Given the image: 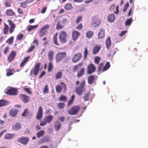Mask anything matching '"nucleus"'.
<instances>
[{
    "label": "nucleus",
    "mask_w": 148,
    "mask_h": 148,
    "mask_svg": "<svg viewBox=\"0 0 148 148\" xmlns=\"http://www.w3.org/2000/svg\"><path fill=\"white\" fill-rule=\"evenodd\" d=\"M85 84V80H83L80 84L79 86L75 88V92L78 95H81L85 90L84 86Z\"/></svg>",
    "instance_id": "nucleus-1"
},
{
    "label": "nucleus",
    "mask_w": 148,
    "mask_h": 148,
    "mask_svg": "<svg viewBox=\"0 0 148 148\" xmlns=\"http://www.w3.org/2000/svg\"><path fill=\"white\" fill-rule=\"evenodd\" d=\"M80 109V107L79 106H74L69 109L68 112L69 114L71 115L76 114L79 112Z\"/></svg>",
    "instance_id": "nucleus-2"
},
{
    "label": "nucleus",
    "mask_w": 148,
    "mask_h": 148,
    "mask_svg": "<svg viewBox=\"0 0 148 148\" xmlns=\"http://www.w3.org/2000/svg\"><path fill=\"white\" fill-rule=\"evenodd\" d=\"M66 56V53L65 52L58 53L55 56V59L57 62H60Z\"/></svg>",
    "instance_id": "nucleus-3"
},
{
    "label": "nucleus",
    "mask_w": 148,
    "mask_h": 148,
    "mask_svg": "<svg viewBox=\"0 0 148 148\" xmlns=\"http://www.w3.org/2000/svg\"><path fill=\"white\" fill-rule=\"evenodd\" d=\"M40 65L41 63L40 62H38L36 64L34 67V70L32 69L30 73L31 76L32 75L33 72L35 76H36L38 74L40 70Z\"/></svg>",
    "instance_id": "nucleus-4"
},
{
    "label": "nucleus",
    "mask_w": 148,
    "mask_h": 148,
    "mask_svg": "<svg viewBox=\"0 0 148 148\" xmlns=\"http://www.w3.org/2000/svg\"><path fill=\"white\" fill-rule=\"evenodd\" d=\"M101 23V21L100 19L96 16L93 17V20L91 23V26L94 28L98 27Z\"/></svg>",
    "instance_id": "nucleus-5"
},
{
    "label": "nucleus",
    "mask_w": 148,
    "mask_h": 148,
    "mask_svg": "<svg viewBox=\"0 0 148 148\" xmlns=\"http://www.w3.org/2000/svg\"><path fill=\"white\" fill-rule=\"evenodd\" d=\"M18 92V89L13 87H10L6 91L5 93L9 95H16Z\"/></svg>",
    "instance_id": "nucleus-6"
},
{
    "label": "nucleus",
    "mask_w": 148,
    "mask_h": 148,
    "mask_svg": "<svg viewBox=\"0 0 148 148\" xmlns=\"http://www.w3.org/2000/svg\"><path fill=\"white\" fill-rule=\"evenodd\" d=\"M67 34L64 31L60 32L59 35V38L60 41L63 43H65L67 41Z\"/></svg>",
    "instance_id": "nucleus-7"
},
{
    "label": "nucleus",
    "mask_w": 148,
    "mask_h": 148,
    "mask_svg": "<svg viewBox=\"0 0 148 148\" xmlns=\"http://www.w3.org/2000/svg\"><path fill=\"white\" fill-rule=\"evenodd\" d=\"M96 70V67L92 63L89 64L87 66V73L91 74L94 73Z\"/></svg>",
    "instance_id": "nucleus-8"
},
{
    "label": "nucleus",
    "mask_w": 148,
    "mask_h": 148,
    "mask_svg": "<svg viewBox=\"0 0 148 148\" xmlns=\"http://www.w3.org/2000/svg\"><path fill=\"white\" fill-rule=\"evenodd\" d=\"M82 56V54L80 53H78L75 54L72 58V62L74 63L77 62L80 60Z\"/></svg>",
    "instance_id": "nucleus-9"
},
{
    "label": "nucleus",
    "mask_w": 148,
    "mask_h": 148,
    "mask_svg": "<svg viewBox=\"0 0 148 148\" xmlns=\"http://www.w3.org/2000/svg\"><path fill=\"white\" fill-rule=\"evenodd\" d=\"M29 138L27 137H22L17 139V142L24 145H26L29 141Z\"/></svg>",
    "instance_id": "nucleus-10"
},
{
    "label": "nucleus",
    "mask_w": 148,
    "mask_h": 148,
    "mask_svg": "<svg viewBox=\"0 0 148 148\" xmlns=\"http://www.w3.org/2000/svg\"><path fill=\"white\" fill-rule=\"evenodd\" d=\"M19 97L21 100L24 103H26L29 101V97L24 94H22L19 95Z\"/></svg>",
    "instance_id": "nucleus-11"
},
{
    "label": "nucleus",
    "mask_w": 148,
    "mask_h": 148,
    "mask_svg": "<svg viewBox=\"0 0 148 148\" xmlns=\"http://www.w3.org/2000/svg\"><path fill=\"white\" fill-rule=\"evenodd\" d=\"M7 22L9 23V25L10 26L9 28L10 33H12L14 32L16 25L11 20L8 19Z\"/></svg>",
    "instance_id": "nucleus-12"
},
{
    "label": "nucleus",
    "mask_w": 148,
    "mask_h": 148,
    "mask_svg": "<svg viewBox=\"0 0 148 148\" xmlns=\"http://www.w3.org/2000/svg\"><path fill=\"white\" fill-rule=\"evenodd\" d=\"M42 116V108L41 106L39 108L36 115V118L38 120L40 119Z\"/></svg>",
    "instance_id": "nucleus-13"
},
{
    "label": "nucleus",
    "mask_w": 148,
    "mask_h": 148,
    "mask_svg": "<svg viewBox=\"0 0 148 148\" xmlns=\"http://www.w3.org/2000/svg\"><path fill=\"white\" fill-rule=\"evenodd\" d=\"M16 55V53L15 51H12L10 53L8 58V60L9 62L12 61Z\"/></svg>",
    "instance_id": "nucleus-14"
},
{
    "label": "nucleus",
    "mask_w": 148,
    "mask_h": 148,
    "mask_svg": "<svg viewBox=\"0 0 148 148\" xmlns=\"http://www.w3.org/2000/svg\"><path fill=\"white\" fill-rule=\"evenodd\" d=\"M80 33L79 32L74 30L72 33V38L73 40L75 41L78 37L80 35Z\"/></svg>",
    "instance_id": "nucleus-15"
},
{
    "label": "nucleus",
    "mask_w": 148,
    "mask_h": 148,
    "mask_svg": "<svg viewBox=\"0 0 148 148\" xmlns=\"http://www.w3.org/2000/svg\"><path fill=\"white\" fill-rule=\"evenodd\" d=\"M105 36V30L104 29H101L98 33V38L99 39L102 38Z\"/></svg>",
    "instance_id": "nucleus-16"
},
{
    "label": "nucleus",
    "mask_w": 148,
    "mask_h": 148,
    "mask_svg": "<svg viewBox=\"0 0 148 148\" xmlns=\"http://www.w3.org/2000/svg\"><path fill=\"white\" fill-rule=\"evenodd\" d=\"M46 33V25L43 27L39 32L40 36L42 37L45 35Z\"/></svg>",
    "instance_id": "nucleus-17"
},
{
    "label": "nucleus",
    "mask_w": 148,
    "mask_h": 148,
    "mask_svg": "<svg viewBox=\"0 0 148 148\" xmlns=\"http://www.w3.org/2000/svg\"><path fill=\"white\" fill-rule=\"evenodd\" d=\"M101 47L99 45H95L93 49L92 53L93 54H95L97 53L100 50Z\"/></svg>",
    "instance_id": "nucleus-18"
},
{
    "label": "nucleus",
    "mask_w": 148,
    "mask_h": 148,
    "mask_svg": "<svg viewBox=\"0 0 148 148\" xmlns=\"http://www.w3.org/2000/svg\"><path fill=\"white\" fill-rule=\"evenodd\" d=\"M21 128V124L19 123H17L13 125L12 127V129L14 131H16Z\"/></svg>",
    "instance_id": "nucleus-19"
},
{
    "label": "nucleus",
    "mask_w": 148,
    "mask_h": 148,
    "mask_svg": "<svg viewBox=\"0 0 148 148\" xmlns=\"http://www.w3.org/2000/svg\"><path fill=\"white\" fill-rule=\"evenodd\" d=\"M30 56H29L23 59V61L21 62L20 65V66L21 67L23 66L28 62Z\"/></svg>",
    "instance_id": "nucleus-20"
},
{
    "label": "nucleus",
    "mask_w": 148,
    "mask_h": 148,
    "mask_svg": "<svg viewBox=\"0 0 148 148\" xmlns=\"http://www.w3.org/2000/svg\"><path fill=\"white\" fill-rule=\"evenodd\" d=\"M54 52L52 51L49 52L48 53V58L50 62H52L53 58Z\"/></svg>",
    "instance_id": "nucleus-21"
},
{
    "label": "nucleus",
    "mask_w": 148,
    "mask_h": 148,
    "mask_svg": "<svg viewBox=\"0 0 148 148\" xmlns=\"http://www.w3.org/2000/svg\"><path fill=\"white\" fill-rule=\"evenodd\" d=\"M95 80V77L93 75H90L88 78V83L89 84H91L94 83Z\"/></svg>",
    "instance_id": "nucleus-22"
},
{
    "label": "nucleus",
    "mask_w": 148,
    "mask_h": 148,
    "mask_svg": "<svg viewBox=\"0 0 148 148\" xmlns=\"http://www.w3.org/2000/svg\"><path fill=\"white\" fill-rule=\"evenodd\" d=\"M18 112V110L14 109H12L10 110V114L11 116L14 117L16 115Z\"/></svg>",
    "instance_id": "nucleus-23"
},
{
    "label": "nucleus",
    "mask_w": 148,
    "mask_h": 148,
    "mask_svg": "<svg viewBox=\"0 0 148 148\" xmlns=\"http://www.w3.org/2000/svg\"><path fill=\"white\" fill-rule=\"evenodd\" d=\"M115 19V16L114 14H110L108 17V20L109 22H113Z\"/></svg>",
    "instance_id": "nucleus-24"
},
{
    "label": "nucleus",
    "mask_w": 148,
    "mask_h": 148,
    "mask_svg": "<svg viewBox=\"0 0 148 148\" xmlns=\"http://www.w3.org/2000/svg\"><path fill=\"white\" fill-rule=\"evenodd\" d=\"M54 127L55 130L57 131H58L61 127V124L58 121H56L55 123Z\"/></svg>",
    "instance_id": "nucleus-25"
},
{
    "label": "nucleus",
    "mask_w": 148,
    "mask_h": 148,
    "mask_svg": "<svg viewBox=\"0 0 148 148\" xmlns=\"http://www.w3.org/2000/svg\"><path fill=\"white\" fill-rule=\"evenodd\" d=\"M14 71L13 69H11L10 68H8L6 69V71L7 73L6 75L7 76H9L12 75L13 73V72Z\"/></svg>",
    "instance_id": "nucleus-26"
},
{
    "label": "nucleus",
    "mask_w": 148,
    "mask_h": 148,
    "mask_svg": "<svg viewBox=\"0 0 148 148\" xmlns=\"http://www.w3.org/2000/svg\"><path fill=\"white\" fill-rule=\"evenodd\" d=\"M8 102L5 99L0 100V107L8 105Z\"/></svg>",
    "instance_id": "nucleus-27"
},
{
    "label": "nucleus",
    "mask_w": 148,
    "mask_h": 148,
    "mask_svg": "<svg viewBox=\"0 0 148 148\" xmlns=\"http://www.w3.org/2000/svg\"><path fill=\"white\" fill-rule=\"evenodd\" d=\"M6 13V15L9 16H12L15 14L14 12L11 9L7 10Z\"/></svg>",
    "instance_id": "nucleus-28"
},
{
    "label": "nucleus",
    "mask_w": 148,
    "mask_h": 148,
    "mask_svg": "<svg viewBox=\"0 0 148 148\" xmlns=\"http://www.w3.org/2000/svg\"><path fill=\"white\" fill-rule=\"evenodd\" d=\"M4 25L5 26L3 29V33L4 34H6L8 33L9 27L6 23H5Z\"/></svg>",
    "instance_id": "nucleus-29"
},
{
    "label": "nucleus",
    "mask_w": 148,
    "mask_h": 148,
    "mask_svg": "<svg viewBox=\"0 0 148 148\" xmlns=\"http://www.w3.org/2000/svg\"><path fill=\"white\" fill-rule=\"evenodd\" d=\"M75 98V95H72L70 100H69L68 102V103L67 104L68 106H69L72 105V104L73 103V101L74 99Z\"/></svg>",
    "instance_id": "nucleus-30"
},
{
    "label": "nucleus",
    "mask_w": 148,
    "mask_h": 148,
    "mask_svg": "<svg viewBox=\"0 0 148 148\" xmlns=\"http://www.w3.org/2000/svg\"><path fill=\"white\" fill-rule=\"evenodd\" d=\"M106 45L108 49L111 45V41L110 37H108L107 39L106 42Z\"/></svg>",
    "instance_id": "nucleus-31"
},
{
    "label": "nucleus",
    "mask_w": 148,
    "mask_h": 148,
    "mask_svg": "<svg viewBox=\"0 0 148 148\" xmlns=\"http://www.w3.org/2000/svg\"><path fill=\"white\" fill-rule=\"evenodd\" d=\"M44 134V131L42 130L37 132L36 135L38 138H40V137H42Z\"/></svg>",
    "instance_id": "nucleus-32"
},
{
    "label": "nucleus",
    "mask_w": 148,
    "mask_h": 148,
    "mask_svg": "<svg viewBox=\"0 0 148 148\" xmlns=\"http://www.w3.org/2000/svg\"><path fill=\"white\" fill-rule=\"evenodd\" d=\"M84 69L83 68L81 69L77 73V77H80L84 74Z\"/></svg>",
    "instance_id": "nucleus-33"
},
{
    "label": "nucleus",
    "mask_w": 148,
    "mask_h": 148,
    "mask_svg": "<svg viewBox=\"0 0 148 148\" xmlns=\"http://www.w3.org/2000/svg\"><path fill=\"white\" fill-rule=\"evenodd\" d=\"M29 113L28 110L27 109H26L22 113V116L23 117H26L29 115Z\"/></svg>",
    "instance_id": "nucleus-34"
},
{
    "label": "nucleus",
    "mask_w": 148,
    "mask_h": 148,
    "mask_svg": "<svg viewBox=\"0 0 148 148\" xmlns=\"http://www.w3.org/2000/svg\"><path fill=\"white\" fill-rule=\"evenodd\" d=\"M110 62H107L105 64V66L103 67V72L107 70L108 69L110 68Z\"/></svg>",
    "instance_id": "nucleus-35"
},
{
    "label": "nucleus",
    "mask_w": 148,
    "mask_h": 148,
    "mask_svg": "<svg viewBox=\"0 0 148 148\" xmlns=\"http://www.w3.org/2000/svg\"><path fill=\"white\" fill-rule=\"evenodd\" d=\"M38 27V25H30L27 28L28 31L30 32L32 30L35 29Z\"/></svg>",
    "instance_id": "nucleus-36"
},
{
    "label": "nucleus",
    "mask_w": 148,
    "mask_h": 148,
    "mask_svg": "<svg viewBox=\"0 0 148 148\" xmlns=\"http://www.w3.org/2000/svg\"><path fill=\"white\" fill-rule=\"evenodd\" d=\"M58 35V33H56L54 36H53V41L54 43L56 45H59V44L58 41L57 39V36Z\"/></svg>",
    "instance_id": "nucleus-37"
},
{
    "label": "nucleus",
    "mask_w": 148,
    "mask_h": 148,
    "mask_svg": "<svg viewBox=\"0 0 148 148\" xmlns=\"http://www.w3.org/2000/svg\"><path fill=\"white\" fill-rule=\"evenodd\" d=\"M14 37L13 36H11L6 41L7 43H8L9 45H12V44L14 41Z\"/></svg>",
    "instance_id": "nucleus-38"
},
{
    "label": "nucleus",
    "mask_w": 148,
    "mask_h": 148,
    "mask_svg": "<svg viewBox=\"0 0 148 148\" xmlns=\"http://www.w3.org/2000/svg\"><path fill=\"white\" fill-rule=\"evenodd\" d=\"M64 27V26L62 25L60 23V21H59L56 24V29L57 30L62 29Z\"/></svg>",
    "instance_id": "nucleus-39"
},
{
    "label": "nucleus",
    "mask_w": 148,
    "mask_h": 148,
    "mask_svg": "<svg viewBox=\"0 0 148 148\" xmlns=\"http://www.w3.org/2000/svg\"><path fill=\"white\" fill-rule=\"evenodd\" d=\"M83 64V63H80L77 65L74 66L73 69V71L74 72H75L77 71L79 67L81 66Z\"/></svg>",
    "instance_id": "nucleus-40"
},
{
    "label": "nucleus",
    "mask_w": 148,
    "mask_h": 148,
    "mask_svg": "<svg viewBox=\"0 0 148 148\" xmlns=\"http://www.w3.org/2000/svg\"><path fill=\"white\" fill-rule=\"evenodd\" d=\"M94 34L93 32L91 31H89L87 32L86 34V36L87 38H91Z\"/></svg>",
    "instance_id": "nucleus-41"
},
{
    "label": "nucleus",
    "mask_w": 148,
    "mask_h": 148,
    "mask_svg": "<svg viewBox=\"0 0 148 148\" xmlns=\"http://www.w3.org/2000/svg\"><path fill=\"white\" fill-rule=\"evenodd\" d=\"M73 8L71 4L69 3L66 4L64 6V8L66 10H70Z\"/></svg>",
    "instance_id": "nucleus-42"
},
{
    "label": "nucleus",
    "mask_w": 148,
    "mask_h": 148,
    "mask_svg": "<svg viewBox=\"0 0 148 148\" xmlns=\"http://www.w3.org/2000/svg\"><path fill=\"white\" fill-rule=\"evenodd\" d=\"M53 68V64L52 62H50L49 63L48 67V71L49 72H50L51 71Z\"/></svg>",
    "instance_id": "nucleus-43"
},
{
    "label": "nucleus",
    "mask_w": 148,
    "mask_h": 148,
    "mask_svg": "<svg viewBox=\"0 0 148 148\" xmlns=\"http://www.w3.org/2000/svg\"><path fill=\"white\" fill-rule=\"evenodd\" d=\"M27 3H28L27 2V1L26 0L25 2H23L21 3L20 5L21 7L25 8L27 7Z\"/></svg>",
    "instance_id": "nucleus-44"
},
{
    "label": "nucleus",
    "mask_w": 148,
    "mask_h": 148,
    "mask_svg": "<svg viewBox=\"0 0 148 148\" xmlns=\"http://www.w3.org/2000/svg\"><path fill=\"white\" fill-rule=\"evenodd\" d=\"M13 137L14 135L13 134H8L5 135V138L6 139H10L12 138Z\"/></svg>",
    "instance_id": "nucleus-45"
},
{
    "label": "nucleus",
    "mask_w": 148,
    "mask_h": 148,
    "mask_svg": "<svg viewBox=\"0 0 148 148\" xmlns=\"http://www.w3.org/2000/svg\"><path fill=\"white\" fill-rule=\"evenodd\" d=\"M133 21V19L132 18H130V19L127 20L125 23V25L126 26L128 25H130L131 24L132 21Z\"/></svg>",
    "instance_id": "nucleus-46"
},
{
    "label": "nucleus",
    "mask_w": 148,
    "mask_h": 148,
    "mask_svg": "<svg viewBox=\"0 0 148 148\" xmlns=\"http://www.w3.org/2000/svg\"><path fill=\"white\" fill-rule=\"evenodd\" d=\"M65 106V103H60L57 104V107L60 109L63 108Z\"/></svg>",
    "instance_id": "nucleus-47"
},
{
    "label": "nucleus",
    "mask_w": 148,
    "mask_h": 148,
    "mask_svg": "<svg viewBox=\"0 0 148 148\" xmlns=\"http://www.w3.org/2000/svg\"><path fill=\"white\" fill-rule=\"evenodd\" d=\"M100 58L98 56H96L94 59L95 63L97 64H98L100 62Z\"/></svg>",
    "instance_id": "nucleus-48"
},
{
    "label": "nucleus",
    "mask_w": 148,
    "mask_h": 148,
    "mask_svg": "<svg viewBox=\"0 0 148 148\" xmlns=\"http://www.w3.org/2000/svg\"><path fill=\"white\" fill-rule=\"evenodd\" d=\"M59 100L60 101H64L65 102L67 101V98L65 96L62 95L60 97Z\"/></svg>",
    "instance_id": "nucleus-49"
},
{
    "label": "nucleus",
    "mask_w": 148,
    "mask_h": 148,
    "mask_svg": "<svg viewBox=\"0 0 148 148\" xmlns=\"http://www.w3.org/2000/svg\"><path fill=\"white\" fill-rule=\"evenodd\" d=\"M24 35L22 34H18L17 36L16 40H21L23 38Z\"/></svg>",
    "instance_id": "nucleus-50"
},
{
    "label": "nucleus",
    "mask_w": 148,
    "mask_h": 148,
    "mask_svg": "<svg viewBox=\"0 0 148 148\" xmlns=\"http://www.w3.org/2000/svg\"><path fill=\"white\" fill-rule=\"evenodd\" d=\"M90 95L89 92L86 93L85 94V96H84L83 98L85 101H86L88 100L89 97Z\"/></svg>",
    "instance_id": "nucleus-51"
},
{
    "label": "nucleus",
    "mask_w": 148,
    "mask_h": 148,
    "mask_svg": "<svg viewBox=\"0 0 148 148\" xmlns=\"http://www.w3.org/2000/svg\"><path fill=\"white\" fill-rule=\"evenodd\" d=\"M103 64L102 63H101L99 64L98 69V71H99L103 72Z\"/></svg>",
    "instance_id": "nucleus-52"
},
{
    "label": "nucleus",
    "mask_w": 148,
    "mask_h": 148,
    "mask_svg": "<svg viewBox=\"0 0 148 148\" xmlns=\"http://www.w3.org/2000/svg\"><path fill=\"white\" fill-rule=\"evenodd\" d=\"M53 119V116L52 115H49L47 116V123H50Z\"/></svg>",
    "instance_id": "nucleus-53"
},
{
    "label": "nucleus",
    "mask_w": 148,
    "mask_h": 148,
    "mask_svg": "<svg viewBox=\"0 0 148 148\" xmlns=\"http://www.w3.org/2000/svg\"><path fill=\"white\" fill-rule=\"evenodd\" d=\"M62 75L61 72H58L56 75V79H58L61 78Z\"/></svg>",
    "instance_id": "nucleus-54"
},
{
    "label": "nucleus",
    "mask_w": 148,
    "mask_h": 148,
    "mask_svg": "<svg viewBox=\"0 0 148 148\" xmlns=\"http://www.w3.org/2000/svg\"><path fill=\"white\" fill-rule=\"evenodd\" d=\"M56 90L57 92H60L62 90V88L61 86L59 85H58L56 86Z\"/></svg>",
    "instance_id": "nucleus-55"
},
{
    "label": "nucleus",
    "mask_w": 148,
    "mask_h": 148,
    "mask_svg": "<svg viewBox=\"0 0 148 148\" xmlns=\"http://www.w3.org/2000/svg\"><path fill=\"white\" fill-rule=\"evenodd\" d=\"M84 54V59L85 60L86 59L87 55L88 54V51L87 50V47H86L85 49Z\"/></svg>",
    "instance_id": "nucleus-56"
},
{
    "label": "nucleus",
    "mask_w": 148,
    "mask_h": 148,
    "mask_svg": "<svg viewBox=\"0 0 148 148\" xmlns=\"http://www.w3.org/2000/svg\"><path fill=\"white\" fill-rule=\"evenodd\" d=\"M35 48V45H32L31 46L29 49L27 51V53H29L32 52L33 51V50Z\"/></svg>",
    "instance_id": "nucleus-57"
},
{
    "label": "nucleus",
    "mask_w": 148,
    "mask_h": 148,
    "mask_svg": "<svg viewBox=\"0 0 148 148\" xmlns=\"http://www.w3.org/2000/svg\"><path fill=\"white\" fill-rule=\"evenodd\" d=\"M129 3L128 2L127 3L125 6L124 8L123 9V12H125L127 10V9L128 7H129Z\"/></svg>",
    "instance_id": "nucleus-58"
},
{
    "label": "nucleus",
    "mask_w": 148,
    "mask_h": 148,
    "mask_svg": "<svg viewBox=\"0 0 148 148\" xmlns=\"http://www.w3.org/2000/svg\"><path fill=\"white\" fill-rule=\"evenodd\" d=\"M82 16H78L76 20V22L78 23L82 19Z\"/></svg>",
    "instance_id": "nucleus-59"
},
{
    "label": "nucleus",
    "mask_w": 148,
    "mask_h": 148,
    "mask_svg": "<svg viewBox=\"0 0 148 148\" xmlns=\"http://www.w3.org/2000/svg\"><path fill=\"white\" fill-rule=\"evenodd\" d=\"M46 141V138L45 137L40 140L39 142L40 144H42L43 143Z\"/></svg>",
    "instance_id": "nucleus-60"
},
{
    "label": "nucleus",
    "mask_w": 148,
    "mask_h": 148,
    "mask_svg": "<svg viewBox=\"0 0 148 148\" xmlns=\"http://www.w3.org/2000/svg\"><path fill=\"white\" fill-rule=\"evenodd\" d=\"M83 26L81 23L79 24L76 27V29L77 30H81Z\"/></svg>",
    "instance_id": "nucleus-61"
},
{
    "label": "nucleus",
    "mask_w": 148,
    "mask_h": 148,
    "mask_svg": "<svg viewBox=\"0 0 148 148\" xmlns=\"http://www.w3.org/2000/svg\"><path fill=\"white\" fill-rule=\"evenodd\" d=\"M23 89L27 93L30 94H31L32 92L29 88H24Z\"/></svg>",
    "instance_id": "nucleus-62"
},
{
    "label": "nucleus",
    "mask_w": 148,
    "mask_h": 148,
    "mask_svg": "<svg viewBox=\"0 0 148 148\" xmlns=\"http://www.w3.org/2000/svg\"><path fill=\"white\" fill-rule=\"evenodd\" d=\"M9 49V47L8 46H7L5 48L4 51H3V53L5 54H6L7 52L8 51Z\"/></svg>",
    "instance_id": "nucleus-63"
},
{
    "label": "nucleus",
    "mask_w": 148,
    "mask_h": 148,
    "mask_svg": "<svg viewBox=\"0 0 148 148\" xmlns=\"http://www.w3.org/2000/svg\"><path fill=\"white\" fill-rule=\"evenodd\" d=\"M17 11L20 14H23V10L20 8H18L17 9Z\"/></svg>",
    "instance_id": "nucleus-64"
}]
</instances>
